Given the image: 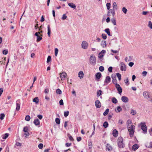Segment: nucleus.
Returning <instances> with one entry per match:
<instances>
[{
  "instance_id": "f257e3e1",
  "label": "nucleus",
  "mask_w": 152,
  "mask_h": 152,
  "mask_svg": "<svg viewBox=\"0 0 152 152\" xmlns=\"http://www.w3.org/2000/svg\"><path fill=\"white\" fill-rule=\"evenodd\" d=\"M126 125L128 131L129 132L130 136L131 137H132L134 132L135 127L133 125L132 121L130 119L127 121Z\"/></svg>"
},
{
  "instance_id": "f03ea898",
  "label": "nucleus",
  "mask_w": 152,
  "mask_h": 152,
  "mask_svg": "<svg viewBox=\"0 0 152 152\" xmlns=\"http://www.w3.org/2000/svg\"><path fill=\"white\" fill-rule=\"evenodd\" d=\"M90 63L93 65H94L96 63V59L95 56L93 54L91 55L89 58Z\"/></svg>"
},
{
  "instance_id": "7ed1b4c3",
  "label": "nucleus",
  "mask_w": 152,
  "mask_h": 152,
  "mask_svg": "<svg viewBox=\"0 0 152 152\" xmlns=\"http://www.w3.org/2000/svg\"><path fill=\"white\" fill-rule=\"evenodd\" d=\"M118 147L122 148L124 147V145L123 143V139L122 137H119L118 139Z\"/></svg>"
},
{
  "instance_id": "20e7f679",
  "label": "nucleus",
  "mask_w": 152,
  "mask_h": 152,
  "mask_svg": "<svg viewBox=\"0 0 152 152\" xmlns=\"http://www.w3.org/2000/svg\"><path fill=\"white\" fill-rule=\"evenodd\" d=\"M140 125L141 126V129L143 130L144 133H146L147 130V127L145 125V123L141 122L140 124Z\"/></svg>"
},
{
  "instance_id": "39448f33",
  "label": "nucleus",
  "mask_w": 152,
  "mask_h": 152,
  "mask_svg": "<svg viewBox=\"0 0 152 152\" xmlns=\"http://www.w3.org/2000/svg\"><path fill=\"white\" fill-rule=\"evenodd\" d=\"M39 32H36L34 35L37 37V41L38 42L40 41L42 39V35H39Z\"/></svg>"
},
{
  "instance_id": "423d86ee",
  "label": "nucleus",
  "mask_w": 152,
  "mask_h": 152,
  "mask_svg": "<svg viewBox=\"0 0 152 152\" xmlns=\"http://www.w3.org/2000/svg\"><path fill=\"white\" fill-rule=\"evenodd\" d=\"M115 87L117 89L118 93L120 94H121L122 92V89L120 85L117 83L115 84Z\"/></svg>"
},
{
  "instance_id": "0eeeda50",
  "label": "nucleus",
  "mask_w": 152,
  "mask_h": 152,
  "mask_svg": "<svg viewBox=\"0 0 152 152\" xmlns=\"http://www.w3.org/2000/svg\"><path fill=\"white\" fill-rule=\"evenodd\" d=\"M121 64V71H125L126 69V66L125 64L123 62L120 63Z\"/></svg>"
},
{
  "instance_id": "6e6552de",
  "label": "nucleus",
  "mask_w": 152,
  "mask_h": 152,
  "mask_svg": "<svg viewBox=\"0 0 152 152\" xmlns=\"http://www.w3.org/2000/svg\"><path fill=\"white\" fill-rule=\"evenodd\" d=\"M82 47L84 49H86L88 46V43L85 41H83L81 44Z\"/></svg>"
},
{
  "instance_id": "1a4fd4ad",
  "label": "nucleus",
  "mask_w": 152,
  "mask_h": 152,
  "mask_svg": "<svg viewBox=\"0 0 152 152\" xmlns=\"http://www.w3.org/2000/svg\"><path fill=\"white\" fill-rule=\"evenodd\" d=\"M20 108V102L19 99L17 100L16 102V110L19 111Z\"/></svg>"
},
{
  "instance_id": "9d476101",
  "label": "nucleus",
  "mask_w": 152,
  "mask_h": 152,
  "mask_svg": "<svg viewBox=\"0 0 152 152\" xmlns=\"http://www.w3.org/2000/svg\"><path fill=\"white\" fill-rule=\"evenodd\" d=\"M106 51L104 50H102L99 53L98 55V57L101 59L104 56V54L105 53Z\"/></svg>"
},
{
  "instance_id": "9b49d317",
  "label": "nucleus",
  "mask_w": 152,
  "mask_h": 152,
  "mask_svg": "<svg viewBox=\"0 0 152 152\" xmlns=\"http://www.w3.org/2000/svg\"><path fill=\"white\" fill-rule=\"evenodd\" d=\"M95 105L96 107L97 108H99L101 107V103L99 100H97L95 101Z\"/></svg>"
},
{
  "instance_id": "f8f14e48",
  "label": "nucleus",
  "mask_w": 152,
  "mask_h": 152,
  "mask_svg": "<svg viewBox=\"0 0 152 152\" xmlns=\"http://www.w3.org/2000/svg\"><path fill=\"white\" fill-rule=\"evenodd\" d=\"M111 78L113 80L112 82L114 84L117 83V80H116V77L115 75H111Z\"/></svg>"
},
{
  "instance_id": "ddd939ff",
  "label": "nucleus",
  "mask_w": 152,
  "mask_h": 152,
  "mask_svg": "<svg viewBox=\"0 0 152 152\" xmlns=\"http://www.w3.org/2000/svg\"><path fill=\"white\" fill-rule=\"evenodd\" d=\"M122 101L124 102H127L129 101L128 98L125 96H123L121 97Z\"/></svg>"
},
{
  "instance_id": "4468645a",
  "label": "nucleus",
  "mask_w": 152,
  "mask_h": 152,
  "mask_svg": "<svg viewBox=\"0 0 152 152\" xmlns=\"http://www.w3.org/2000/svg\"><path fill=\"white\" fill-rule=\"evenodd\" d=\"M66 76V73L65 72H63L60 75V77L62 80H64Z\"/></svg>"
},
{
  "instance_id": "2eb2a0df",
  "label": "nucleus",
  "mask_w": 152,
  "mask_h": 152,
  "mask_svg": "<svg viewBox=\"0 0 152 152\" xmlns=\"http://www.w3.org/2000/svg\"><path fill=\"white\" fill-rule=\"evenodd\" d=\"M84 75V73L82 71H80L78 74V77H80V79H81L83 78Z\"/></svg>"
},
{
  "instance_id": "dca6fc26",
  "label": "nucleus",
  "mask_w": 152,
  "mask_h": 152,
  "mask_svg": "<svg viewBox=\"0 0 152 152\" xmlns=\"http://www.w3.org/2000/svg\"><path fill=\"white\" fill-rule=\"evenodd\" d=\"M106 149L109 151H111L113 149L112 146L109 144H107L106 146Z\"/></svg>"
},
{
  "instance_id": "f3484780",
  "label": "nucleus",
  "mask_w": 152,
  "mask_h": 152,
  "mask_svg": "<svg viewBox=\"0 0 152 152\" xmlns=\"http://www.w3.org/2000/svg\"><path fill=\"white\" fill-rule=\"evenodd\" d=\"M34 123L35 125L38 126L40 124V121L37 118L34 120Z\"/></svg>"
},
{
  "instance_id": "a211bd4d",
  "label": "nucleus",
  "mask_w": 152,
  "mask_h": 152,
  "mask_svg": "<svg viewBox=\"0 0 152 152\" xmlns=\"http://www.w3.org/2000/svg\"><path fill=\"white\" fill-rule=\"evenodd\" d=\"M111 80V78L109 76H107L104 82L106 83H109Z\"/></svg>"
},
{
  "instance_id": "6ab92c4d",
  "label": "nucleus",
  "mask_w": 152,
  "mask_h": 152,
  "mask_svg": "<svg viewBox=\"0 0 152 152\" xmlns=\"http://www.w3.org/2000/svg\"><path fill=\"white\" fill-rule=\"evenodd\" d=\"M149 94H150L148 92L146 91H144L143 93V95L144 97L147 99L148 97Z\"/></svg>"
},
{
  "instance_id": "aec40b11",
  "label": "nucleus",
  "mask_w": 152,
  "mask_h": 152,
  "mask_svg": "<svg viewBox=\"0 0 152 152\" xmlns=\"http://www.w3.org/2000/svg\"><path fill=\"white\" fill-rule=\"evenodd\" d=\"M101 45L103 48H105L107 46L106 41H102L101 42Z\"/></svg>"
},
{
  "instance_id": "412c9836",
  "label": "nucleus",
  "mask_w": 152,
  "mask_h": 152,
  "mask_svg": "<svg viewBox=\"0 0 152 152\" xmlns=\"http://www.w3.org/2000/svg\"><path fill=\"white\" fill-rule=\"evenodd\" d=\"M68 5L70 7L72 8L75 9L76 7V6L75 4H74L73 3H69Z\"/></svg>"
},
{
  "instance_id": "4be33fe9",
  "label": "nucleus",
  "mask_w": 152,
  "mask_h": 152,
  "mask_svg": "<svg viewBox=\"0 0 152 152\" xmlns=\"http://www.w3.org/2000/svg\"><path fill=\"white\" fill-rule=\"evenodd\" d=\"M33 102H35L36 104H38L39 102V99L38 97H36L33 99Z\"/></svg>"
},
{
  "instance_id": "5701e85b",
  "label": "nucleus",
  "mask_w": 152,
  "mask_h": 152,
  "mask_svg": "<svg viewBox=\"0 0 152 152\" xmlns=\"http://www.w3.org/2000/svg\"><path fill=\"white\" fill-rule=\"evenodd\" d=\"M48 34L49 37L50 36V34L51 33L50 28V26L49 25H48Z\"/></svg>"
},
{
  "instance_id": "b1692460",
  "label": "nucleus",
  "mask_w": 152,
  "mask_h": 152,
  "mask_svg": "<svg viewBox=\"0 0 152 152\" xmlns=\"http://www.w3.org/2000/svg\"><path fill=\"white\" fill-rule=\"evenodd\" d=\"M101 74L100 72H98L96 73V74L95 76L96 77L97 79H99L101 77Z\"/></svg>"
},
{
  "instance_id": "393cba45",
  "label": "nucleus",
  "mask_w": 152,
  "mask_h": 152,
  "mask_svg": "<svg viewBox=\"0 0 152 152\" xmlns=\"http://www.w3.org/2000/svg\"><path fill=\"white\" fill-rule=\"evenodd\" d=\"M104 31L107 33L108 36H111L110 31V29L109 28H106L105 29Z\"/></svg>"
},
{
  "instance_id": "a878e982",
  "label": "nucleus",
  "mask_w": 152,
  "mask_h": 152,
  "mask_svg": "<svg viewBox=\"0 0 152 152\" xmlns=\"http://www.w3.org/2000/svg\"><path fill=\"white\" fill-rule=\"evenodd\" d=\"M108 12L112 13L113 17L114 16L115 14V11L114 9L109 10Z\"/></svg>"
},
{
  "instance_id": "bb28decb",
  "label": "nucleus",
  "mask_w": 152,
  "mask_h": 152,
  "mask_svg": "<svg viewBox=\"0 0 152 152\" xmlns=\"http://www.w3.org/2000/svg\"><path fill=\"white\" fill-rule=\"evenodd\" d=\"M113 134L114 136L116 137L118 135V132L116 129H115L113 131Z\"/></svg>"
},
{
  "instance_id": "cd10ccee",
  "label": "nucleus",
  "mask_w": 152,
  "mask_h": 152,
  "mask_svg": "<svg viewBox=\"0 0 152 152\" xmlns=\"http://www.w3.org/2000/svg\"><path fill=\"white\" fill-rule=\"evenodd\" d=\"M138 148V145L137 144H134V145H133L132 146V149L134 151L136 150Z\"/></svg>"
},
{
  "instance_id": "c85d7f7f",
  "label": "nucleus",
  "mask_w": 152,
  "mask_h": 152,
  "mask_svg": "<svg viewBox=\"0 0 152 152\" xmlns=\"http://www.w3.org/2000/svg\"><path fill=\"white\" fill-rule=\"evenodd\" d=\"M122 110V108L120 106H118L116 108V110H115V111L119 113Z\"/></svg>"
},
{
  "instance_id": "c756f323",
  "label": "nucleus",
  "mask_w": 152,
  "mask_h": 152,
  "mask_svg": "<svg viewBox=\"0 0 152 152\" xmlns=\"http://www.w3.org/2000/svg\"><path fill=\"white\" fill-rule=\"evenodd\" d=\"M112 101L113 103L116 104L118 102L117 99L115 97H113L112 99Z\"/></svg>"
},
{
  "instance_id": "7c9ffc66",
  "label": "nucleus",
  "mask_w": 152,
  "mask_h": 152,
  "mask_svg": "<svg viewBox=\"0 0 152 152\" xmlns=\"http://www.w3.org/2000/svg\"><path fill=\"white\" fill-rule=\"evenodd\" d=\"M9 134L8 133H6L4 134L2 138L3 139H6L9 136Z\"/></svg>"
},
{
  "instance_id": "2f4dec72",
  "label": "nucleus",
  "mask_w": 152,
  "mask_h": 152,
  "mask_svg": "<svg viewBox=\"0 0 152 152\" xmlns=\"http://www.w3.org/2000/svg\"><path fill=\"white\" fill-rule=\"evenodd\" d=\"M71 99H72L73 104H75L76 100L75 96H72L71 97Z\"/></svg>"
},
{
  "instance_id": "473e14b6",
  "label": "nucleus",
  "mask_w": 152,
  "mask_h": 152,
  "mask_svg": "<svg viewBox=\"0 0 152 152\" xmlns=\"http://www.w3.org/2000/svg\"><path fill=\"white\" fill-rule=\"evenodd\" d=\"M69 112L68 111H65L64 112V115L65 117H67L69 114Z\"/></svg>"
},
{
  "instance_id": "72a5a7b5",
  "label": "nucleus",
  "mask_w": 152,
  "mask_h": 152,
  "mask_svg": "<svg viewBox=\"0 0 152 152\" xmlns=\"http://www.w3.org/2000/svg\"><path fill=\"white\" fill-rule=\"evenodd\" d=\"M147 99L151 102H152V94H149L148 97Z\"/></svg>"
},
{
  "instance_id": "f704fd0d",
  "label": "nucleus",
  "mask_w": 152,
  "mask_h": 152,
  "mask_svg": "<svg viewBox=\"0 0 152 152\" xmlns=\"http://www.w3.org/2000/svg\"><path fill=\"white\" fill-rule=\"evenodd\" d=\"M111 21L114 25H116V20L114 18L111 19Z\"/></svg>"
},
{
  "instance_id": "c9c22d12",
  "label": "nucleus",
  "mask_w": 152,
  "mask_h": 152,
  "mask_svg": "<svg viewBox=\"0 0 152 152\" xmlns=\"http://www.w3.org/2000/svg\"><path fill=\"white\" fill-rule=\"evenodd\" d=\"M108 124L107 122L105 121L103 123V126L104 128H106L108 127Z\"/></svg>"
},
{
  "instance_id": "e433bc0d",
  "label": "nucleus",
  "mask_w": 152,
  "mask_h": 152,
  "mask_svg": "<svg viewBox=\"0 0 152 152\" xmlns=\"http://www.w3.org/2000/svg\"><path fill=\"white\" fill-rule=\"evenodd\" d=\"M122 11L124 14H126L127 12V10L125 7H123L122 9Z\"/></svg>"
},
{
  "instance_id": "4c0bfd02",
  "label": "nucleus",
  "mask_w": 152,
  "mask_h": 152,
  "mask_svg": "<svg viewBox=\"0 0 152 152\" xmlns=\"http://www.w3.org/2000/svg\"><path fill=\"white\" fill-rule=\"evenodd\" d=\"M102 91L101 90H99L97 91V96H99L102 94Z\"/></svg>"
},
{
  "instance_id": "58836bf2",
  "label": "nucleus",
  "mask_w": 152,
  "mask_h": 152,
  "mask_svg": "<svg viewBox=\"0 0 152 152\" xmlns=\"http://www.w3.org/2000/svg\"><path fill=\"white\" fill-rule=\"evenodd\" d=\"M31 119L29 115H27L25 118V120L27 121H29Z\"/></svg>"
},
{
  "instance_id": "ea45409f",
  "label": "nucleus",
  "mask_w": 152,
  "mask_h": 152,
  "mask_svg": "<svg viewBox=\"0 0 152 152\" xmlns=\"http://www.w3.org/2000/svg\"><path fill=\"white\" fill-rule=\"evenodd\" d=\"M55 121L56 123L58 124H59L60 123V120L58 118H56Z\"/></svg>"
},
{
  "instance_id": "a19ab883",
  "label": "nucleus",
  "mask_w": 152,
  "mask_h": 152,
  "mask_svg": "<svg viewBox=\"0 0 152 152\" xmlns=\"http://www.w3.org/2000/svg\"><path fill=\"white\" fill-rule=\"evenodd\" d=\"M109 109H107L103 113V115L104 116H106L107 115L109 112Z\"/></svg>"
},
{
  "instance_id": "79ce46f5",
  "label": "nucleus",
  "mask_w": 152,
  "mask_h": 152,
  "mask_svg": "<svg viewBox=\"0 0 152 152\" xmlns=\"http://www.w3.org/2000/svg\"><path fill=\"white\" fill-rule=\"evenodd\" d=\"M116 75L118 78V80H121V75L119 73H116Z\"/></svg>"
},
{
  "instance_id": "37998d69",
  "label": "nucleus",
  "mask_w": 152,
  "mask_h": 152,
  "mask_svg": "<svg viewBox=\"0 0 152 152\" xmlns=\"http://www.w3.org/2000/svg\"><path fill=\"white\" fill-rule=\"evenodd\" d=\"M28 130V127L27 126L24 127L23 128V131L25 132H27Z\"/></svg>"
},
{
  "instance_id": "c03bdc74",
  "label": "nucleus",
  "mask_w": 152,
  "mask_h": 152,
  "mask_svg": "<svg viewBox=\"0 0 152 152\" xmlns=\"http://www.w3.org/2000/svg\"><path fill=\"white\" fill-rule=\"evenodd\" d=\"M113 9H117V4L116 2H114L113 3Z\"/></svg>"
},
{
  "instance_id": "a18cd8bd",
  "label": "nucleus",
  "mask_w": 152,
  "mask_h": 152,
  "mask_svg": "<svg viewBox=\"0 0 152 152\" xmlns=\"http://www.w3.org/2000/svg\"><path fill=\"white\" fill-rule=\"evenodd\" d=\"M5 115L4 113H1L0 114V119L1 120H2L4 119L5 117Z\"/></svg>"
},
{
  "instance_id": "49530a36",
  "label": "nucleus",
  "mask_w": 152,
  "mask_h": 152,
  "mask_svg": "<svg viewBox=\"0 0 152 152\" xmlns=\"http://www.w3.org/2000/svg\"><path fill=\"white\" fill-rule=\"evenodd\" d=\"M51 60V56H48V57L47 60V63H48L49 62H50Z\"/></svg>"
},
{
  "instance_id": "de8ad7c7",
  "label": "nucleus",
  "mask_w": 152,
  "mask_h": 152,
  "mask_svg": "<svg viewBox=\"0 0 152 152\" xmlns=\"http://www.w3.org/2000/svg\"><path fill=\"white\" fill-rule=\"evenodd\" d=\"M67 136H68V137H69V139L71 141H72V140H73V138L72 137V136L71 135H70L69 134H67Z\"/></svg>"
},
{
  "instance_id": "09e8293b",
  "label": "nucleus",
  "mask_w": 152,
  "mask_h": 152,
  "mask_svg": "<svg viewBox=\"0 0 152 152\" xmlns=\"http://www.w3.org/2000/svg\"><path fill=\"white\" fill-rule=\"evenodd\" d=\"M56 92L57 94H61L62 92L60 89H57L56 90Z\"/></svg>"
},
{
  "instance_id": "8fccbe9b",
  "label": "nucleus",
  "mask_w": 152,
  "mask_h": 152,
  "mask_svg": "<svg viewBox=\"0 0 152 152\" xmlns=\"http://www.w3.org/2000/svg\"><path fill=\"white\" fill-rule=\"evenodd\" d=\"M148 26L151 29H152V23L151 21H149Z\"/></svg>"
},
{
  "instance_id": "3c124183",
  "label": "nucleus",
  "mask_w": 152,
  "mask_h": 152,
  "mask_svg": "<svg viewBox=\"0 0 152 152\" xmlns=\"http://www.w3.org/2000/svg\"><path fill=\"white\" fill-rule=\"evenodd\" d=\"M111 4L110 3H107L106 4V6L108 10H109L110 8Z\"/></svg>"
},
{
  "instance_id": "603ef678",
  "label": "nucleus",
  "mask_w": 152,
  "mask_h": 152,
  "mask_svg": "<svg viewBox=\"0 0 152 152\" xmlns=\"http://www.w3.org/2000/svg\"><path fill=\"white\" fill-rule=\"evenodd\" d=\"M130 113L132 115H134L136 114V112L135 110H131Z\"/></svg>"
},
{
  "instance_id": "864d4df0",
  "label": "nucleus",
  "mask_w": 152,
  "mask_h": 152,
  "mask_svg": "<svg viewBox=\"0 0 152 152\" xmlns=\"http://www.w3.org/2000/svg\"><path fill=\"white\" fill-rule=\"evenodd\" d=\"M99 70L101 72H103L104 70V67L103 66H100L99 68Z\"/></svg>"
},
{
  "instance_id": "5fc2aeb1",
  "label": "nucleus",
  "mask_w": 152,
  "mask_h": 152,
  "mask_svg": "<svg viewBox=\"0 0 152 152\" xmlns=\"http://www.w3.org/2000/svg\"><path fill=\"white\" fill-rule=\"evenodd\" d=\"M58 48H56L55 49V55L56 56L58 54Z\"/></svg>"
},
{
  "instance_id": "6e6d98bb",
  "label": "nucleus",
  "mask_w": 152,
  "mask_h": 152,
  "mask_svg": "<svg viewBox=\"0 0 152 152\" xmlns=\"http://www.w3.org/2000/svg\"><path fill=\"white\" fill-rule=\"evenodd\" d=\"M124 123V122L121 119H119L118 121V123L119 125H121L122 124Z\"/></svg>"
},
{
  "instance_id": "4d7b16f0",
  "label": "nucleus",
  "mask_w": 152,
  "mask_h": 152,
  "mask_svg": "<svg viewBox=\"0 0 152 152\" xmlns=\"http://www.w3.org/2000/svg\"><path fill=\"white\" fill-rule=\"evenodd\" d=\"M102 38L104 39H105L107 38V36L105 34H102Z\"/></svg>"
},
{
  "instance_id": "13d9d810",
  "label": "nucleus",
  "mask_w": 152,
  "mask_h": 152,
  "mask_svg": "<svg viewBox=\"0 0 152 152\" xmlns=\"http://www.w3.org/2000/svg\"><path fill=\"white\" fill-rule=\"evenodd\" d=\"M38 147L39 149H41L43 148V144L42 143H40L39 144Z\"/></svg>"
},
{
  "instance_id": "bf43d9fd",
  "label": "nucleus",
  "mask_w": 152,
  "mask_h": 152,
  "mask_svg": "<svg viewBox=\"0 0 152 152\" xmlns=\"http://www.w3.org/2000/svg\"><path fill=\"white\" fill-rule=\"evenodd\" d=\"M8 50H4L3 51V53L4 55H6L8 53Z\"/></svg>"
},
{
  "instance_id": "052dcab7",
  "label": "nucleus",
  "mask_w": 152,
  "mask_h": 152,
  "mask_svg": "<svg viewBox=\"0 0 152 152\" xmlns=\"http://www.w3.org/2000/svg\"><path fill=\"white\" fill-rule=\"evenodd\" d=\"M67 18V16L66 15V14H64L63 15L62 18V19L64 20L66 19Z\"/></svg>"
},
{
  "instance_id": "680f3d73",
  "label": "nucleus",
  "mask_w": 152,
  "mask_h": 152,
  "mask_svg": "<svg viewBox=\"0 0 152 152\" xmlns=\"http://www.w3.org/2000/svg\"><path fill=\"white\" fill-rule=\"evenodd\" d=\"M125 83L128 86L129 84V80L128 78L127 77L126 79L125 80Z\"/></svg>"
},
{
  "instance_id": "e2e57ef3",
  "label": "nucleus",
  "mask_w": 152,
  "mask_h": 152,
  "mask_svg": "<svg viewBox=\"0 0 152 152\" xmlns=\"http://www.w3.org/2000/svg\"><path fill=\"white\" fill-rule=\"evenodd\" d=\"M113 68L112 66H110L108 69V70L110 72H112Z\"/></svg>"
},
{
  "instance_id": "0e129e2a",
  "label": "nucleus",
  "mask_w": 152,
  "mask_h": 152,
  "mask_svg": "<svg viewBox=\"0 0 152 152\" xmlns=\"http://www.w3.org/2000/svg\"><path fill=\"white\" fill-rule=\"evenodd\" d=\"M147 73V72L146 71H143L142 72L143 75L144 77L146 75Z\"/></svg>"
},
{
  "instance_id": "69168bd1",
  "label": "nucleus",
  "mask_w": 152,
  "mask_h": 152,
  "mask_svg": "<svg viewBox=\"0 0 152 152\" xmlns=\"http://www.w3.org/2000/svg\"><path fill=\"white\" fill-rule=\"evenodd\" d=\"M59 104L60 105H63L64 104V102L63 101V100L62 99H61L59 101Z\"/></svg>"
},
{
  "instance_id": "338daca9",
  "label": "nucleus",
  "mask_w": 152,
  "mask_h": 152,
  "mask_svg": "<svg viewBox=\"0 0 152 152\" xmlns=\"http://www.w3.org/2000/svg\"><path fill=\"white\" fill-rule=\"evenodd\" d=\"M37 117L40 120L43 117L42 115H38Z\"/></svg>"
},
{
  "instance_id": "774afa93",
  "label": "nucleus",
  "mask_w": 152,
  "mask_h": 152,
  "mask_svg": "<svg viewBox=\"0 0 152 152\" xmlns=\"http://www.w3.org/2000/svg\"><path fill=\"white\" fill-rule=\"evenodd\" d=\"M81 139L82 138L80 137H79L77 138V140L78 142L80 141Z\"/></svg>"
}]
</instances>
